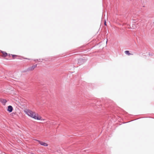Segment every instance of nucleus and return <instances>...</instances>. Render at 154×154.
Returning a JSON list of instances; mask_svg holds the SVG:
<instances>
[{
  "instance_id": "nucleus-1",
  "label": "nucleus",
  "mask_w": 154,
  "mask_h": 154,
  "mask_svg": "<svg viewBox=\"0 0 154 154\" xmlns=\"http://www.w3.org/2000/svg\"><path fill=\"white\" fill-rule=\"evenodd\" d=\"M24 112L28 116L31 117L34 119L37 120H41V118L40 117L38 116V114H36L35 112L32 111L29 109H25L24 110Z\"/></svg>"
},
{
  "instance_id": "nucleus-2",
  "label": "nucleus",
  "mask_w": 154,
  "mask_h": 154,
  "mask_svg": "<svg viewBox=\"0 0 154 154\" xmlns=\"http://www.w3.org/2000/svg\"><path fill=\"white\" fill-rule=\"evenodd\" d=\"M36 141H38L41 145L43 146H48V144L46 143L41 141L37 140H36Z\"/></svg>"
},
{
  "instance_id": "nucleus-3",
  "label": "nucleus",
  "mask_w": 154,
  "mask_h": 154,
  "mask_svg": "<svg viewBox=\"0 0 154 154\" xmlns=\"http://www.w3.org/2000/svg\"><path fill=\"white\" fill-rule=\"evenodd\" d=\"M37 66V65L35 64L29 67L27 69V71H28L33 70L35 69V68Z\"/></svg>"
},
{
  "instance_id": "nucleus-4",
  "label": "nucleus",
  "mask_w": 154,
  "mask_h": 154,
  "mask_svg": "<svg viewBox=\"0 0 154 154\" xmlns=\"http://www.w3.org/2000/svg\"><path fill=\"white\" fill-rule=\"evenodd\" d=\"M84 62V60L82 59H80L78 60V63L80 65L82 64Z\"/></svg>"
},
{
  "instance_id": "nucleus-5",
  "label": "nucleus",
  "mask_w": 154,
  "mask_h": 154,
  "mask_svg": "<svg viewBox=\"0 0 154 154\" xmlns=\"http://www.w3.org/2000/svg\"><path fill=\"white\" fill-rule=\"evenodd\" d=\"M0 102L4 105H5V103L6 102V100L4 99H0Z\"/></svg>"
},
{
  "instance_id": "nucleus-6",
  "label": "nucleus",
  "mask_w": 154,
  "mask_h": 154,
  "mask_svg": "<svg viewBox=\"0 0 154 154\" xmlns=\"http://www.w3.org/2000/svg\"><path fill=\"white\" fill-rule=\"evenodd\" d=\"M43 59H37V60H34V61L35 62H42V60H43Z\"/></svg>"
},
{
  "instance_id": "nucleus-7",
  "label": "nucleus",
  "mask_w": 154,
  "mask_h": 154,
  "mask_svg": "<svg viewBox=\"0 0 154 154\" xmlns=\"http://www.w3.org/2000/svg\"><path fill=\"white\" fill-rule=\"evenodd\" d=\"M125 53L126 54L128 55H129L131 54H130V53H129V51H125Z\"/></svg>"
},
{
  "instance_id": "nucleus-8",
  "label": "nucleus",
  "mask_w": 154,
  "mask_h": 154,
  "mask_svg": "<svg viewBox=\"0 0 154 154\" xmlns=\"http://www.w3.org/2000/svg\"><path fill=\"white\" fill-rule=\"evenodd\" d=\"M3 56L4 57H6L7 55V53L4 52H2Z\"/></svg>"
},
{
  "instance_id": "nucleus-9",
  "label": "nucleus",
  "mask_w": 154,
  "mask_h": 154,
  "mask_svg": "<svg viewBox=\"0 0 154 154\" xmlns=\"http://www.w3.org/2000/svg\"><path fill=\"white\" fill-rule=\"evenodd\" d=\"M11 55H12V56L13 57V59H14L15 58L14 57H17V55H13V54H10Z\"/></svg>"
},
{
  "instance_id": "nucleus-10",
  "label": "nucleus",
  "mask_w": 154,
  "mask_h": 154,
  "mask_svg": "<svg viewBox=\"0 0 154 154\" xmlns=\"http://www.w3.org/2000/svg\"><path fill=\"white\" fill-rule=\"evenodd\" d=\"M13 110V108L12 106H10V112H12Z\"/></svg>"
},
{
  "instance_id": "nucleus-11",
  "label": "nucleus",
  "mask_w": 154,
  "mask_h": 154,
  "mask_svg": "<svg viewBox=\"0 0 154 154\" xmlns=\"http://www.w3.org/2000/svg\"><path fill=\"white\" fill-rule=\"evenodd\" d=\"M8 111H9L10 112V106H8Z\"/></svg>"
},
{
  "instance_id": "nucleus-12",
  "label": "nucleus",
  "mask_w": 154,
  "mask_h": 154,
  "mask_svg": "<svg viewBox=\"0 0 154 154\" xmlns=\"http://www.w3.org/2000/svg\"><path fill=\"white\" fill-rule=\"evenodd\" d=\"M104 25H105V26L106 25V21H105V22H104Z\"/></svg>"
},
{
  "instance_id": "nucleus-13",
  "label": "nucleus",
  "mask_w": 154,
  "mask_h": 154,
  "mask_svg": "<svg viewBox=\"0 0 154 154\" xmlns=\"http://www.w3.org/2000/svg\"><path fill=\"white\" fill-rule=\"evenodd\" d=\"M26 59H27V58H26Z\"/></svg>"
}]
</instances>
